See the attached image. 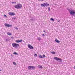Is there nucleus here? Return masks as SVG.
Returning <instances> with one entry per match:
<instances>
[{
    "mask_svg": "<svg viewBox=\"0 0 75 75\" xmlns=\"http://www.w3.org/2000/svg\"><path fill=\"white\" fill-rule=\"evenodd\" d=\"M14 7L15 8H17V9L21 8H22V5L20 4H17Z\"/></svg>",
    "mask_w": 75,
    "mask_h": 75,
    "instance_id": "1",
    "label": "nucleus"
},
{
    "mask_svg": "<svg viewBox=\"0 0 75 75\" xmlns=\"http://www.w3.org/2000/svg\"><path fill=\"white\" fill-rule=\"evenodd\" d=\"M12 45L14 48H17V47H18L20 46L19 44L15 43H13Z\"/></svg>",
    "mask_w": 75,
    "mask_h": 75,
    "instance_id": "2",
    "label": "nucleus"
},
{
    "mask_svg": "<svg viewBox=\"0 0 75 75\" xmlns=\"http://www.w3.org/2000/svg\"><path fill=\"white\" fill-rule=\"evenodd\" d=\"M41 7H42V6H44V7H45V6H49V4H48L47 3H44L43 4H41Z\"/></svg>",
    "mask_w": 75,
    "mask_h": 75,
    "instance_id": "3",
    "label": "nucleus"
},
{
    "mask_svg": "<svg viewBox=\"0 0 75 75\" xmlns=\"http://www.w3.org/2000/svg\"><path fill=\"white\" fill-rule=\"evenodd\" d=\"M70 14L71 15H73L75 14V11L74 10H72L70 12Z\"/></svg>",
    "mask_w": 75,
    "mask_h": 75,
    "instance_id": "4",
    "label": "nucleus"
},
{
    "mask_svg": "<svg viewBox=\"0 0 75 75\" xmlns=\"http://www.w3.org/2000/svg\"><path fill=\"white\" fill-rule=\"evenodd\" d=\"M35 67L33 66H30L28 67V68L29 70H31V69H35Z\"/></svg>",
    "mask_w": 75,
    "mask_h": 75,
    "instance_id": "5",
    "label": "nucleus"
},
{
    "mask_svg": "<svg viewBox=\"0 0 75 75\" xmlns=\"http://www.w3.org/2000/svg\"><path fill=\"white\" fill-rule=\"evenodd\" d=\"M8 14H9V16H15L16 15V14L14 12H9L8 13Z\"/></svg>",
    "mask_w": 75,
    "mask_h": 75,
    "instance_id": "6",
    "label": "nucleus"
},
{
    "mask_svg": "<svg viewBox=\"0 0 75 75\" xmlns=\"http://www.w3.org/2000/svg\"><path fill=\"white\" fill-rule=\"evenodd\" d=\"M28 47L29 48H30V49L32 50H33V49H34V47H33L32 46H31V45H28Z\"/></svg>",
    "mask_w": 75,
    "mask_h": 75,
    "instance_id": "7",
    "label": "nucleus"
},
{
    "mask_svg": "<svg viewBox=\"0 0 75 75\" xmlns=\"http://www.w3.org/2000/svg\"><path fill=\"white\" fill-rule=\"evenodd\" d=\"M23 41V40H16L15 41V42H16V43H19L20 42H21Z\"/></svg>",
    "mask_w": 75,
    "mask_h": 75,
    "instance_id": "8",
    "label": "nucleus"
},
{
    "mask_svg": "<svg viewBox=\"0 0 75 75\" xmlns=\"http://www.w3.org/2000/svg\"><path fill=\"white\" fill-rule=\"evenodd\" d=\"M4 25L5 26V27H11L12 26L11 25H9L7 23L5 24Z\"/></svg>",
    "mask_w": 75,
    "mask_h": 75,
    "instance_id": "9",
    "label": "nucleus"
},
{
    "mask_svg": "<svg viewBox=\"0 0 75 75\" xmlns=\"http://www.w3.org/2000/svg\"><path fill=\"white\" fill-rule=\"evenodd\" d=\"M54 59L57 61H59V60H61V59L58 58L57 57H55L54 58Z\"/></svg>",
    "mask_w": 75,
    "mask_h": 75,
    "instance_id": "10",
    "label": "nucleus"
},
{
    "mask_svg": "<svg viewBox=\"0 0 75 75\" xmlns=\"http://www.w3.org/2000/svg\"><path fill=\"white\" fill-rule=\"evenodd\" d=\"M55 42H57V43H59V42H60L58 40H57V39H55Z\"/></svg>",
    "mask_w": 75,
    "mask_h": 75,
    "instance_id": "11",
    "label": "nucleus"
},
{
    "mask_svg": "<svg viewBox=\"0 0 75 75\" xmlns=\"http://www.w3.org/2000/svg\"><path fill=\"white\" fill-rule=\"evenodd\" d=\"M38 67L39 68H41V69H42V68H43L42 66H40V65H38Z\"/></svg>",
    "mask_w": 75,
    "mask_h": 75,
    "instance_id": "12",
    "label": "nucleus"
},
{
    "mask_svg": "<svg viewBox=\"0 0 75 75\" xmlns=\"http://www.w3.org/2000/svg\"><path fill=\"white\" fill-rule=\"evenodd\" d=\"M39 58H43V57H42V56H41V54H40L39 56Z\"/></svg>",
    "mask_w": 75,
    "mask_h": 75,
    "instance_id": "13",
    "label": "nucleus"
},
{
    "mask_svg": "<svg viewBox=\"0 0 75 75\" xmlns=\"http://www.w3.org/2000/svg\"><path fill=\"white\" fill-rule=\"evenodd\" d=\"M7 34L9 35H11V33H10L9 32H8Z\"/></svg>",
    "mask_w": 75,
    "mask_h": 75,
    "instance_id": "14",
    "label": "nucleus"
},
{
    "mask_svg": "<svg viewBox=\"0 0 75 75\" xmlns=\"http://www.w3.org/2000/svg\"><path fill=\"white\" fill-rule=\"evenodd\" d=\"M51 53L52 54H55V52H51Z\"/></svg>",
    "mask_w": 75,
    "mask_h": 75,
    "instance_id": "15",
    "label": "nucleus"
},
{
    "mask_svg": "<svg viewBox=\"0 0 75 75\" xmlns=\"http://www.w3.org/2000/svg\"><path fill=\"white\" fill-rule=\"evenodd\" d=\"M13 54H14V55H18V54H17V53L16 52H14L13 53Z\"/></svg>",
    "mask_w": 75,
    "mask_h": 75,
    "instance_id": "16",
    "label": "nucleus"
},
{
    "mask_svg": "<svg viewBox=\"0 0 75 75\" xmlns=\"http://www.w3.org/2000/svg\"><path fill=\"white\" fill-rule=\"evenodd\" d=\"M38 40L39 41H40V40H41V38H38Z\"/></svg>",
    "mask_w": 75,
    "mask_h": 75,
    "instance_id": "17",
    "label": "nucleus"
},
{
    "mask_svg": "<svg viewBox=\"0 0 75 75\" xmlns=\"http://www.w3.org/2000/svg\"><path fill=\"white\" fill-rule=\"evenodd\" d=\"M50 20H52V21H54V19H53V18H50Z\"/></svg>",
    "mask_w": 75,
    "mask_h": 75,
    "instance_id": "18",
    "label": "nucleus"
},
{
    "mask_svg": "<svg viewBox=\"0 0 75 75\" xmlns=\"http://www.w3.org/2000/svg\"><path fill=\"white\" fill-rule=\"evenodd\" d=\"M13 65H16V63L13 62Z\"/></svg>",
    "mask_w": 75,
    "mask_h": 75,
    "instance_id": "19",
    "label": "nucleus"
},
{
    "mask_svg": "<svg viewBox=\"0 0 75 75\" xmlns=\"http://www.w3.org/2000/svg\"><path fill=\"white\" fill-rule=\"evenodd\" d=\"M43 58H45V55L43 54Z\"/></svg>",
    "mask_w": 75,
    "mask_h": 75,
    "instance_id": "20",
    "label": "nucleus"
},
{
    "mask_svg": "<svg viewBox=\"0 0 75 75\" xmlns=\"http://www.w3.org/2000/svg\"><path fill=\"white\" fill-rule=\"evenodd\" d=\"M4 17H5L7 18V16L6 15H4Z\"/></svg>",
    "mask_w": 75,
    "mask_h": 75,
    "instance_id": "21",
    "label": "nucleus"
},
{
    "mask_svg": "<svg viewBox=\"0 0 75 75\" xmlns=\"http://www.w3.org/2000/svg\"><path fill=\"white\" fill-rule=\"evenodd\" d=\"M48 10L49 11H50L51 10V9H50V8H48Z\"/></svg>",
    "mask_w": 75,
    "mask_h": 75,
    "instance_id": "22",
    "label": "nucleus"
},
{
    "mask_svg": "<svg viewBox=\"0 0 75 75\" xmlns=\"http://www.w3.org/2000/svg\"><path fill=\"white\" fill-rule=\"evenodd\" d=\"M34 56H35V57H37V54H35Z\"/></svg>",
    "mask_w": 75,
    "mask_h": 75,
    "instance_id": "23",
    "label": "nucleus"
},
{
    "mask_svg": "<svg viewBox=\"0 0 75 75\" xmlns=\"http://www.w3.org/2000/svg\"><path fill=\"white\" fill-rule=\"evenodd\" d=\"M12 4H14V3H16L13 2H12Z\"/></svg>",
    "mask_w": 75,
    "mask_h": 75,
    "instance_id": "24",
    "label": "nucleus"
},
{
    "mask_svg": "<svg viewBox=\"0 0 75 75\" xmlns=\"http://www.w3.org/2000/svg\"><path fill=\"white\" fill-rule=\"evenodd\" d=\"M42 35L43 36H44V37L45 36V35L44 34H43Z\"/></svg>",
    "mask_w": 75,
    "mask_h": 75,
    "instance_id": "25",
    "label": "nucleus"
},
{
    "mask_svg": "<svg viewBox=\"0 0 75 75\" xmlns=\"http://www.w3.org/2000/svg\"><path fill=\"white\" fill-rule=\"evenodd\" d=\"M38 1H44V0H38Z\"/></svg>",
    "mask_w": 75,
    "mask_h": 75,
    "instance_id": "26",
    "label": "nucleus"
},
{
    "mask_svg": "<svg viewBox=\"0 0 75 75\" xmlns=\"http://www.w3.org/2000/svg\"><path fill=\"white\" fill-rule=\"evenodd\" d=\"M43 32H44V33H46V32H45V30H44L43 31Z\"/></svg>",
    "mask_w": 75,
    "mask_h": 75,
    "instance_id": "27",
    "label": "nucleus"
},
{
    "mask_svg": "<svg viewBox=\"0 0 75 75\" xmlns=\"http://www.w3.org/2000/svg\"><path fill=\"white\" fill-rule=\"evenodd\" d=\"M16 28L17 30H18V28Z\"/></svg>",
    "mask_w": 75,
    "mask_h": 75,
    "instance_id": "28",
    "label": "nucleus"
},
{
    "mask_svg": "<svg viewBox=\"0 0 75 75\" xmlns=\"http://www.w3.org/2000/svg\"><path fill=\"white\" fill-rule=\"evenodd\" d=\"M13 37H11V38H13Z\"/></svg>",
    "mask_w": 75,
    "mask_h": 75,
    "instance_id": "29",
    "label": "nucleus"
},
{
    "mask_svg": "<svg viewBox=\"0 0 75 75\" xmlns=\"http://www.w3.org/2000/svg\"><path fill=\"white\" fill-rule=\"evenodd\" d=\"M0 71H1V70H0Z\"/></svg>",
    "mask_w": 75,
    "mask_h": 75,
    "instance_id": "30",
    "label": "nucleus"
}]
</instances>
